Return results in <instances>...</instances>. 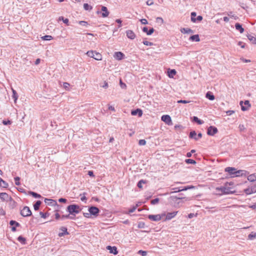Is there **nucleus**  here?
<instances>
[{
    "instance_id": "obj_1",
    "label": "nucleus",
    "mask_w": 256,
    "mask_h": 256,
    "mask_svg": "<svg viewBox=\"0 0 256 256\" xmlns=\"http://www.w3.org/2000/svg\"><path fill=\"white\" fill-rule=\"evenodd\" d=\"M80 206L75 204L69 205L66 208V210L70 214L74 216H75L76 214H78L80 212Z\"/></svg>"
},
{
    "instance_id": "obj_2",
    "label": "nucleus",
    "mask_w": 256,
    "mask_h": 256,
    "mask_svg": "<svg viewBox=\"0 0 256 256\" xmlns=\"http://www.w3.org/2000/svg\"><path fill=\"white\" fill-rule=\"evenodd\" d=\"M216 190L220 192L223 194H234V191L231 190V188L227 186V184H225L224 186H221L220 188H216Z\"/></svg>"
},
{
    "instance_id": "obj_3",
    "label": "nucleus",
    "mask_w": 256,
    "mask_h": 256,
    "mask_svg": "<svg viewBox=\"0 0 256 256\" xmlns=\"http://www.w3.org/2000/svg\"><path fill=\"white\" fill-rule=\"evenodd\" d=\"M86 54L90 58H92L97 60H102V56L99 52L96 51L90 50L86 52Z\"/></svg>"
},
{
    "instance_id": "obj_4",
    "label": "nucleus",
    "mask_w": 256,
    "mask_h": 256,
    "mask_svg": "<svg viewBox=\"0 0 256 256\" xmlns=\"http://www.w3.org/2000/svg\"><path fill=\"white\" fill-rule=\"evenodd\" d=\"M166 216V213L164 212L162 214L152 215L149 214L148 216V218L154 222H158Z\"/></svg>"
},
{
    "instance_id": "obj_5",
    "label": "nucleus",
    "mask_w": 256,
    "mask_h": 256,
    "mask_svg": "<svg viewBox=\"0 0 256 256\" xmlns=\"http://www.w3.org/2000/svg\"><path fill=\"white\" fill-rule=\"evenodd\" d=\"M240 104L241 106V110L242 111H247L249 110L251 107V104L250 101L248 100H246L244 102L240 101Z\"/></svg>"
},
{
    "instance_id": "obj_6",
    "label": "nucleus",
    "mask_w": 256,
    "mask_h": 256,
    "mask_svg": "<svg viewBox=\"0 0 256 256\" xmlns=\"http://www.w3.org/2000/svg\"><path fill=\"white\" fill-rule=\"evenodd\" d=\"M20 214L24 217L32 215V212L28 206H24L20 211Z\"/></svg>"
},
{
    "instance_id": "obj_7",
    "label": "nucleus",
    "mask_w": 256,
    "mask_h": 256,
    "mask_svg": "<svg viewBox=\"0 0 256 256\" xmlns=\"http://www.w3.org/2000/svg\"><path fill=\"white\" fill-rule=\"evenodd\" d=\"M88 212L91 215L97 216L100 212V210L97 207L92 206L88 208Z\"/></svg>"
},
{
    "instance_id": "obj_8",
    "label": "nucleus",
    "mask_w": 256,
    "mask_h": 256,
    "mask_svg": "<svg viewBox=\"0 0 256 256\" xmlns=\"http://www.w3.org/2000/svg\"><path fill=\"white\" fill-rule=\"evenodd\" d=\"M194 187L192 186H185L184 188H172V190H174V192H171L170 193H174V192H180L182 191L186 190H190L191 188H194Z\"/></svg>"
},
{
    "instance_id": "obj_9",
    "label": "nucleus",
    "mask_w": 256,
    "mask_h": 256,
    "mask_svg": "<svg viewBox=\"0 0 256 256\" xmlns=\"http://www.w3.org/2000/svg\"><path fill=\"white\" fill-rule=\"evenodd\" d=\"M218 132L217 128L214 126H210L208 128L207 134L209 136H214Z\"/></svg>"
},
{
    "instance_id": "obj_10",
    "label": "nucleus",
    "mask_w": 256,
    "mask_h": 256,
    "mask_svg": "<svg viewBox=\"0 0 256 256\" xmlns=\"http://www.w3.org/2000/svg\"><path fill=\"white\" fill-rule=\"evenodd\" d=\"M189 136L190 138H194L197 140L202 137V134L201 133H198L197 135L196 132L194 130H192L190 132Z\"/></svg>"
},
{
    "instance_id": "obj_11",
    "label": "nucleus",
    "mask_w": 256,
    "mask_h": 256,
    "mask_svg": "<svg viewBox=\"0 0 256 256\" xmlns=\"http://www.w3.org/2000/svg\"><path fill=\"white\" fill-rule=\"evenodd\" d=\"M178 212H168L166 214V216L164 217V220H170L174 218L177 214Z\"/></svg>"
},
{
    "instance_id": "obj_12",
    "label": "nucleus",
    "mask_w": 256,
    "mask_h": 256,
    "mask_svg": "<svg viewBox=\"0 0 256 256\" xmlns=\"http://www.w3.org/2000/svg\"><path fill=\"white\" fill-rule=\"evenodd\" d=\"M236 168L232 167H227L225 168V172H228L231 177H234Z\"/></svg>"
},
{
    "instance_id": "obj_13",
    "label": "nucleus",
    "mask_w": 256,
    "mask_h": 256,
    "mask_svg": "<svg viewBox=\"0 0 256 256\" xmlns=\"http://www.w3.org/2000/svg\"><path fill=\"white\" fill-rule=\"evenodd\" d=\"M124 56V54L120 52H116L114 55V57L118 60H122Z\"/></svg>"
},
{
    "instance_id": "obj_14",
    "label": "nucleus",
    "mask_w": 256,
    "mask_h": 256,
    "mask_svg": "<svg viewBox=\"0 0 256 256\" xmlns=\"http://www.w3.org/2000/svg\"><path fill=\"white\" fill-rule=\"evenodd\" d=\"M162 120L168 124H170L172 122L171 118L168 115L162 116Z\"/></svg>"
},
{
    "instance_id": "obj_15",
    "label": "nucleus",
    "mask_w": 256,
    "mask_h": 256,
    "mask_svg": "<svg viewBox=\"0 0 256 256\" xmlns=\"http://www.w3.org/2000/svg\"><path fill=\"white\" fill-rule=\"evenodd\" d=\"M106 249L110 251V254H116L118 252L116 246H106Z\"/></svg>"
},
{
    "instance_id": "obj_16",
    "label": "nucleus",
    "mask_w": 256,
    "mask_h": 256,
    "mask_svg": "<svg viewBox=\"0 0 256 256\" xmlns=\"http://www.w3.org/2000/svg\"><path fill=\"white\" fill-rule=\"evenodd\" d=\"M102 16L103 18H106V17L108 16L109 14V12H108V8L106 6H102Z\"/></svg>"
},
{
    "instance_id": "obj_17",
    "label": "nucleus",
    "mask_w": 256,
    "mask_h": 256,
    "mask_svg": "<svg viewBox=\"0 0 256 256\" xmlns=\"http://www.w3.org/2000/svg\"><path fill=\"white\" fill-rule=\"evenodd\" d=\"M126 34L127 37L131 40H134L136 37V34L133 32V31L131 30H128L126 31Z\"/></svg>"
},
{
    "instance_id": "obj_18",
    "label": "nucleus",
    "mask_w": 256,
    "mask_h": 256,
    "mask_svg": "<svg viewBox=\"0 0 256 256\" xmlns=\"http://www.w3.org/2000/svg\"><path fill=\"white\" fill-rule=\"evenodd\" d=\"M10 197L8 194L6 192L0 193V198L3 201H8Z\"/></svg>"
},
{
    "instance_id": "obj_19",
    "label": "nucleus",
    "mask_w": 256,
    "mask_h": 256,
    "mask_svg": "<svg viewBox=\"0 0 256 256\" xmlns=\"http://www.w3.org/2000/svg\"><path fill=\"white\" fill-rule=\"evenodd\" d=\"M44 202L49 206H54L57 204L56 202L52 199H48L46 198L44 199Z\"/></svg>"
},
{
    "instance_id": "obj_20",
    "label": "nucleus",
    "mask_w": 256,
    "mask_h": 256,
    "mask_svg": "<svg viewBox=\"0 0 256 256\" xmlns=\"http://www.w3.org/2000/svg\"><path fill=\"white\" fill-rule=\"evenodd\" d=\"M131 114L132 116H136V114H138L139 116H141L142 114V112L140 109L138 108L136 110H132Z\"/></svg>"
},
{
    "instance_id": "obj_21",
    "label": "nucleus",
    "mask_w": 256,
    "mask_h": 256,
    "mask_svg": "<svg viewBox=\"0 0 256 256\" xmlns=\"http://www.w3.org/2000/svg\"><path fill=\"white\" fill-rule=\"evenodd\" d=\"M189 40L192 42H198L200 41V38L198 34H195L190 36L189 38Z\"/></svg>"
},
{
    "instance_id": "obj_22",
    "label": "nucleus",
    "mask_w": 256,
    "mask_h": 256,
    "mask_svg": "<svg viewBox=\"0 0 256 256\" xmlns=\"http://www.w3.org/2000/svg\"><path fill=\"white\" fill-rule=\"evenodd\" d=\"M154 30L153 28H150L149 30H148L147 27H144L142 28V31L146 33L148 35H151L154 32Z\"/></svg>"
},
{
    "instance_id": "obj_23",
    "label": "nucleus",
    "mask_w": 256,
    "mask_h": 256,
    "mask_svg": "<svg viewBox=\"0 0 256 256\" xmlns=\"http://www.w3.org/2000/svg\"><path fill=\"white\" fill-rule=\"evenodd\" d=\"M60 230H62V232H60L58 234V236L61 237L66 234H68V233L67 231V228L65 227H62L60 228Z\"/></svg>"
},
{
    "instance_id": "obj_24",
    "label": "nucleus",
    "mask_w": 256,
    "mask_h": 256,
    "mask_svg": "<svg viewBox=\"0 0 256 256\" xmlns=\"http://www.w3.org/2000/svg\"><path fill=\"white\" fill-rule=\"evenodd\" d=\"M180 30L181 32L183 34H190L194 32L193 30L190 28H182Z\"/></svg>"
},
{
    "instance_id": "obj_25",
    "label": "nucleus",
    "mask_w": 256,
    "mask_h": 256,
    "mask_svg": "<svg viewBox=\"0 0 256 256\" xmlns=\"http://www.w3.org/2000/svg\"><path fill=\"white\" fill-rule=\"evenodd\" d=\"M236 29L238 30L240 33L242 34L244 32V29L242 27V26L239 23H236L235 24Z\"/></svg>"
},
{
    "instance_id": "obj_26",
    "label": "nucleus",
    "mask_w": 256,
    "mask_h": 256,
    "mask_svg": "<svg viewBox=\"0 0 256 256\" xmlns=\"http://www.w3.org/2000/svg\"><path fill=\"white\" fill-rule=\"evenodd\" d=\"M248 180L251 182L256 181V173L248 176Z\"/></svg>"
},
{
    "instance_id": "obj_27",
    "label": "nucleus",
    "mask_w": 256,
    "mask_h": 256,
    "mask_svg": "<svg viewBox=\"0 0 256 256\" xmlns=\"http://www.w3.org/2000/svg\"><path fill=\"white\" fill-rule=\"evenodd\" d=\"M244 172H245V171H244L243 170H237L236 169L235 172H234V177L242 176L244 174Z\"/></svg>"
},
{
    "instance_id": "obj_28",
    "label": "nucleus",
    "mask_w": 256,
    "mask_h": 256,
    "mask_svg": "<svg viewBox=\"0 0 256 256\" xmlns=\"http://www.w3.org/2000/svg\"><path fill=\"white\" fill-rule=\"evenodd\" d=\"M41 204H42L41 201H40V200L36 201L34 205V210H38Z\"/></svg>"
},
{
    "instance_id": "obj_29",
    "label": "nucleus",
    "mask_w": 256,
    "mask_h": 256,
    "mask_svg": "<svg viewBox=\"0 0 256 256\" xmlns=\"http://www.w3.org/2000/svg\"><path fill=\"white\" fill-rule=\"evenodd\" d=\"M8 184L3 180L2 178H0V186L4 188L8 186Z\"/></svg>"
},
{
    "instance_id": "obj_30",
    "label": "nucleus",
    "mask_w": 256,
    "mask_h": 256,
    "mask_svg": "<svg viewBox=\"0 0 256 256\" xmlns=\"http://www.w3.org/2000/svg\"><path fill=\"white\" fill-rule=\"evenodd\" d=\"M192 119L194 122L198 123V124H202L204 123V122L200 120L197 116H193Z\"/></svg>"
},
{
    "instance_id": "obj_31",
    "label": "nucleus",
    "mask_w": 256,
    "mask_h": 256,
    "mask_svg": "<svg viewBox=\"0 0 256 256\" xmlns=\"http://www.w3.org/2000/svg\"><path fill=\"white\" fill-rule=\"evenodd\" d=\"M206 98L210 100H212L214 99V96L210 92L206 94Z\"/></svg>"
},
{
    "instance_id": "obj_32",
    "label": "nucleus",
    "mask_w": 256,
    "mask_h": 256,
    "mask_svg": "<svg viewBox=\"0 0 256 256\" xmlns=\"http://www.w3.org/2000/svg\"><path fill=\"white\" fill-rule=\"evenodd\" d=\"M244 192L246 194H253V193H254L256 192V190H252V189L250 188H247L246 189H245L244 190Z\"/></svg>"
},
{
    "instance_id": "obj_33",
    "label": "nucleus",
    "mask_w": 256,
    "mask_h": 256,
    "mask_svg": "<svg viewBox=\"0 0 256 256\" xmlns=\"http://www.w3.org/2000/svg\"><path fill=\"white\" fill-rule=\"evenodd\" d=\"M248 39L254 44H256V38L251 35L248 36Z\"/></svg>"
},
{
    "instance_id": "obj_34",
    "label": "nucleus",
    "mask_w": 256,
    "mask_h": 256,
    "mask_svg": "<svg viewBox=\"0 0 256 256\" xmlns=\"http://www.w3.org/2000/svg\"><path fill=\"white\" fill-rule=\"evenodd\" d=\"M41 38L44 40H50L53 38L52 36L50 35H46L42 36Z\"/></svg>"
},
{
    "instance_id": "obj_35",
    "label": "nucleus",
    "mask_w": 256,
    "mask_h": 256,
    "mask_svg": "<svg viewBox=\"0 0 256 256\" xmlns=\"http://www.w3.org/2000/svg\"><path fill=\"white\" fill-rule=\"evenodd\" d=\"M146 180H141L138 182V183L137 184V186L138 188H142V184H146Z\"/></svg>"
},
{
    "instance_id": "obj_36",
    "label": "nucleus",
    "mask_w": 256,
    "mask_h": 256,
    "mask_svg": "<svg viewBox=\"0 0 256 256\" xmlns=\"http://www.w3.org/2000/svg\"><path fill=\"white\" fill-rule=\"evenodd\" d=\"M58 20H62L64 24H66V25H68V26L69 25V24H68L69 20H68V18H64L63 16H60V17H59Z\"/></svg>"
},
{
    "instance_id": "obj_37",
    "label": "nucleus",
    "mask_w": 256,
    "mask_h": 256,
    "mask_svg": "<svg viewBox=\"0 0 256 256\" xmlns=\"http://www.w3.org/2000/svg\"><path fill=\"white\" fill-rule=\"evenodd\" d=\"M185 162L188 164H196V162L192 159H186L185 160Z\"/></svg>"
},
{
    "instance_id": "obj_38",
    "label": "nucleus",
    "mask_w": 256,
    "mask_h": 256,
    "mask_svg": "<svg viewBox=\"0 0 256 256\" xmlns=\"http://www.w3.org/2000/svg\"><path fill=\"white\" fill-rule=\"evenodd\" d=\"M30 194L34 198H41V196L35 192H30Z\"/></svg>"
},
{
    "instance_id": "obj_39",
    "label": "nucleus",
    "mask_w": 256,
    "mask_h": 256,
    "mask_svg": "<svg viewBox=\"0 0 256 256\" xmlns=\"http://www.w3.org/2000/svg\"><path fill=\"white\" fill-rule=\"evenodd\" d=\"M10 224L12 226H20L18 222L12 220L10 221Z\"/></svg>"
},
{
    "instance_id": "obj_40",
    "label": "nucleus",
    "mask_w": 256,
    "mask_h": 256,
    "mask_svg": "<svg viewBox=\"0 0 256 256\" xmlns=\"http://www.w3.org/2000/svg\"><path fill=\"white\" fill-rule=\"evenodd\" d=\"M84 8L86 10H91L92 9V6H90L88 4H84Z\"/></svg>"
},
{
    "instance_id": "obj_41",
    "label": "nucleus",
    "mask_w": 256,
    "mask_h": 256,
    "mask_svg": "<svg viewBox=\"0 0 256 256\" xmlns=\"http://www.w3.org/2000/svg\"><path fill=\"white\" fill-rule=\"evenodd\" d=\"M18 240L22 244H24L26 242V238L22 236H19L18 238Z\"/></svg>"
},
{
    "instance_id": "obj_42",
    "label": "nucleus",
    "mask_w": 256,
    "mask_h": 256,
    "mask_svg": "<svg viewBox=\"0 0 256 256\" xmlns=\"http://www.w3.org/2000/svg\"><path fill=\"white\" fill-rule=\"evenodd\" d=\"M256 237V234L255 232H251L248 236V238L250 240H253Z\"/></svg>"
},
{
    "instance_id": "obj_43",
    "label": "nucleus",
    "mask_w": 256,
    "mask_h": 256,
    "mask_svg": "<svg viewBox=\"0 0 256 256\" xmlns=\"http://www.w3.org/2000/svg\"><path fill=\"white\" fill-rule=\"evenodd\" d=\"M12 98L14 99V102H16L18 98V96H17L16 92L15 90H12Z\"/></svg>"
},
{
    "instance_id": "obj_44",
    "label": "nucleus",
    "mask_w": 256,
    "mask_h": 256,
    "mask_svg": "<svg viewBox=\"0 0 256 256\" xmlns=\"http://www.w3.org/2000/svg\"><path fill=\"white\" fill-rule=\"evenodd\" d=\"M176 74V71L175 70H171L168 72V76L170 78H172L174 75Z\"/></svg>"
},
{
    "instance_id": "obj_45",
    "label": "nucleus",
    "mask_w": 256,
    "mask_h": 256,
    "mask_svg": "<svg viewBox=\"0 0 256 256\" xmlns=\"http://www.w3.org/2000/svg\"><path fill=\"white\" fill-rule=\"evenodd\" d=\"M196 14L195 12H192L191 13V20L192 22H196V18H194L196 16Z\"/></svg>"
},
{
    "instance_id": "obj_46",
    "label": "nucleus",
    "mask_w": 256,
    "mask_h": 256,
    "mask_svg": "<svg viewBox=\"0 0 256 256\" xmlns=\"http://www.w3.org/2000/svg\"><path fill=\"white\" fill-rule=\"evenodd\" d=\"M20 178L18 176L14 178L15 184L16 186H19L20 184Z\"/></svg>"
},
{
    "instance_id": "obj_47",
    "label": "nucleus",
    "mask_w": 256,
    "mask_h": 256,
    "mask_svg": "<svg viewBox=\"0 0 256 256\" xmlns=\"http://www.w3.org/2000/svg\"><path fill=\"white\" fill-rule=\"evenodd\" d=\"M158 202H159V198H156L151 200V204H157Z\"/></svg>"
},
{
    "instance_id": "obj_48",
    "label": "nucleus",
    "mask_w": 256,
    "mask_h": 256,
    "mask_svg": "<svg viewBox=\"0 0 256 256\" xmlns=\"http://www.w3.org/2000/svg\"><path fill=\"white\" fill-rule=\"evenodd\" d=\"M138 144L140 146H144L146 144V141L144 140H140Z\"/></svg>"
},
{
    "instance_id": "obj_49",
    "label": "nucleus",
    "mask_w": 256,
    "mask_h": 256,
    "mask_svg": "<svg viewBox=\"0 0 256 256\" xmlns=\"http://www.w3.org/2000/svg\"><path fill=\"white\" fill-rule=\"evenodd\" d=\"M78 23L80 24L83 26H87L88 25V23L86 21H79Z\"/></svg>"
},
{
    "instance_id": "obj_50",
    "label": "nucleus",
    "mask_w": 256,
    "mask_h": 256,
    "mask_svg": "<svg viewBox=\"0 0 256 256\" xmlns=\"http://www.w3.org/2000/svg\"><path fill=\"white\" fill-rule=\"evenodd\" d=\"M142 42H143V44L144 45H146V46H152L154 44L152 42H148V41H146V40H144V41H143Z\"/></svg>"
},
{
    "instance_id": "obj_51",
    "label": "nucleus",
    "mask_w": 256,
    "mask_h": 256,
    "mask_svg": "<svg viewBox=\"0 0 256 256\" xmlns=\"http://www.w3.org/2000/svg\"><path fill=\"white\" fill-rule=\"evenodd\" d=\"M196 152V150H192L190 152H188L186 154V156L188 158H190L192 156V153H194Z\"/></svg>"
},
{
    "instance_id": "obj_52",
    "label": "nucleus",
    "mask_w": 256,
    "mask_h": 256,
    "mask_svg": "<svg viewBox=\"0 0 256 256\" xmlns=\"http://www.w3.org/2000/svg\"><path fill=\"white\" fill-rule=\"evenodd\" d=\"M156 21L158 23L162 24L164 22V20L162 18L158 17L156 19Z\"/></svg>"
},
{
    "instance_id": "obj_53",
    "label": "nucleus",
    "mask_w": 256,
    "mask_h": 256,
    "mask_svg": "<svg viewBox=\"0 0 256 256\" xmlns=\"http://www.w3.org/2000/svg\"><path fill=\"white\" fill-rule=\"evenodd\" d=\"M86 194V192H84L83 193V196L81 197L80 198V200L82 201V202H86V200H87L85 196V195Z\"/></svg>"
},
{
    "instance_id": "obj_54",
    "label": "nucleus",
    "mask_w": 256,
    "mask_h": 256,
    "mask_svg": "<svg viewBox=\"0 0 256 256\" xmlns=\"http://www.w3.org/2000/svg\"><path fill=\"white\" fill-rule=\"evenodd\" d=\"M138 253L139 254H141L142 256H145L147 254V252L146 251H144V250H139Z\"/></svg>"
},
{
    "instance_id": "obj_55",
    "label": "nucleus",
    "mask_w": 256,
    "mask_h": 256,
    "mask_svg": "<svg viewBox=\"0 0 256 256\" xmlns=\"http://www.w3.org/2000/svg\"><path fill=\"white\" fill-rule=\"evenodd\" d=\"M2 124H4V125H8V124H12V122L11 121L8 120H4L2 121Z\"/></svg>"
},
{
    "instance_id": "obj_56",
    "label": "nucleus",
    "mask_w": 256,
    "mask_h": 256,
    "mask_svg": "<svg viewBox=\"0 0 256 256\" xmlns=\"http://www.w3.org/2000/svg\"><path fill=\"white\" fill-rule=\"evenodd\" d=\"M70 218V214H67V215H62L60 218L62 220H64L66 218Z\"/></svg>"
},
{
    "instance_id": "obj_57",
    "label": "nucleus",
    "mask_w": 256,
    "mask_h": 256,
    "mask_svg": "<svg viewBox=\"0 0 256 256\" xmlns=\"http://www.w3.org/2000/svg\"><path fill=\"white\" fill-rule=\"evenodd\" d=\"M40 216L42 218H46L47 216V214L46 213H44L42 212H40Z\"/></svg>"
},
{
    "instance_id": "obj_58",
    "label": "nucleus",
    "mask_w": 256,
    "mask_h": 256,
    "mask_svg": "<svg viewBox=\"0 0 256 256\" xmlns=\"http://www.w3.org/2000/svg\"><path fill=\"white\" fill-rule=\"evenodd\" d=\"M63 86L65 89L67 90L70 86V84L68 82H64Z\"/></svg>"
},
{
    "instance_id": "obj_59",
    "label": "nucleus",
    "mask_w": 256,
    "mask_h": 256,
    "mask_svg": "<svg viewBox=\"0 0 256 256\" xmlns=\"http://www.w3.org/2000/svg\"><path fill=\"white\" fill-rule=\"evenodd\" d=\"M226 113L227 115L230 116L232 114L234 113V110H229L226 111Z\"/></svg>"
},
{
    "instance_id": "obj_60",
    "label": "nucleus",
    "mask_w": 256,
    "mask_h": 256,
    "mask_svg": "<svg viewBox=\"0 0 256 256\" xmlns=\"http://www.w3.org/2000/svg\"><path fill=\"white\" fill-rule=\"evenodd\" d=\"M144 224L142 222H140L138 224V228H144Z\"/></svg>"
},
{
    "instance_id": "obj_61",
    "label": "nucleus",
    "mask_w": 256,
    "mask_h": 256,
    "mask_svg": "<svg viewBox=\"0 0 256 256\" xmlns=\"http://www.w3.org/2000/svg\"><path fill=\"white\" fill-rule=\"evenodd\" d=\"M58 202H60L65 203L67 202V200L64 198H60L58 199Z\"/></svg>"
},
{
    "instance_id": "obj_62",
    "label": "nucleus",
    "mask_w": 256,
    "mask_h": 256,
    "mask_svg": "<svg viewBox=\"0 0 256 256\" xmlns=\"http://www.w3.org/2000/svg\"><path fill=\"white\" fill-rule=\"evenodd\" d=\"M83 214L84 217L87 218H90V216L91 215L90 212H84Z\"/></svg>"
},
{
    "instance_id": "obj_63",
    "label": "nucleus",
    "mask_w": 256,
    "mask_h": 256,
    "mask_svg": "<svg viewBox=\"0 0 256 256\" xmlns=\"http://www.w3.org/2000/svg\"><path fill=\"white\" fill-rule=\"evenodd\" d=\"M153 4H154V2H153L152 0H148L146 2V4L148 6H151V5Z\"/></svg>"
},
{
    "instance_id": "obj_64",
    "label": "nucleus",
    "mask_w": 256,
    "mask_h": 256,
    "mask_svg": "<svg viewBox=\"0 0 256 256\" xmlns=\"http://www.w3.org/2000/svg\"><path fill=\"white\" fill-rule=\"evenodd\" d=\"M140 22L142 24H148V21L146 19H142L140 20Z\"/></svg>"
}]
</instances>
